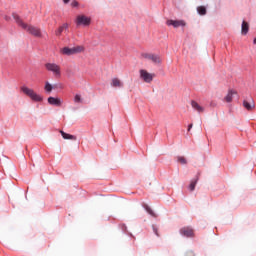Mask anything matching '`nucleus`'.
<instances>
[{
	"label": "nucleus",
	"instance_id": "obj_1",
	"mask_svg": "<svg viewBox=\"0 0 256 256\" xmlns=\"http://www.w3.org/2000/svg\"><path fill=\"white\" fill-rule=\"evenodd\" d=\"M12 17L16 21L18 27H21L24 29V31H27V33L33 35L34 37H41V29L25 23L18 14L13 13Z\"/></svg>",
	"mask_w": 256,
	"mask_h": 256
},
{
	"label": "nucleus",
	"instance_id": "obj_2",
	"mask_svg": "<svg viewBox=\"0 0 256 256\" xmlns=\"http://www.w3.org/2000/svg\"><path fill=\"white\" fill-rule=\"evenodd\" d=\"M21 91L22 93H24V95H27V97H30V99H32V101H43V98L38 95L37 93H35V91L27 86H22L21 87Z\"/></svg>",
	"mask_w": 256,
	"mask_h": 256
},
{
	"label": "nucleus",
	"instance_id": "obj_3",
	"mask_svg": "<svg viewBox=\"0 0 256 256\" xmlns=\"http://www.w3.org/2000/svg\"><path fill=\"white\" fill-rule=\"evenodd\" d=\"M45 69L53 73L55 77H61V66L56 63H46Z\"/></svg>",
	"mask_w": 256,
	"mask_h": 256
},
{
	"label": "nucleus",
	"instance_id": "obj_4",
	"mask_svg": "<svg viewBox=\"0 0 256 256\" xmlns=\"http://www.w3.org/2000/svg\"><path fill=\"white\" fill-rule=\"evenodd\" d=\"M84 51V48L83 46H76V47H73V48H69V47H64L62 50H61V53L63 55H77V53H83Z\"/></svg>",
	"mask_w": 256,
	"mask_h": 256
},
{
	"label": "nucleus",
	"instance_id": "obj_5",
	"mask_svg": "<svg viewBox=\"0 0 256 256\" xmlns=\"http://www.w3.org/2000/svg\"><path fill=\"white\" fill-rule=\"evenodd\" d=\"M75 23L78 27H80V25H83L84 27H89L91 25V17L83 14L78 15L76 17Z\"/></svg>",
	"mask_w": 256,
	"mask_h": 256
},
{
	"label": "nucleus",
	"instance_id": "obj_6",
	"mask_svg": "<svg viewBox=\"0 0 256 256\" xmlns=\"http://www.w3.org/2000/svg\"><path fill=\"white\" fill-rule=\"evenodd\" d=\"M143 59H148V61H152L155 65H160L161 63V56L153 53H142L141 55Z\"/></svg>",
	"mask_w": 256,
	"mask_h": 256
},
{
	"label": "nucleus",
	"instance_id": "obj_7",
	"mask_svg": "<svg viewBox=\"0 0 256 256\" xmlns=\"http://www.w3.org/2000/svg\"><path fill=\"white\" fill-rule=\"evenodd\" d=\"M139 73H140V79H142L144 83H151V81L155 79V74L149 73L145 69H141Z\"/></svg>",
	"mask_w": 256,
	"mask_h": 256
},
{
	"label": "nucleus",
	"instance_id": "obj_8",
	"mask_svg": "<svg viewBox=\"0 0 256 256\" xmlns=\"http://www.w3.org/2000/svg\"><path fill=\"white\" fill-rule=\"evenodd\" d=\"M166 25H168V27L172 26L177 29V27H185L187 23L185 22V20H167Z\"/></svg>",
	"mask_w": 256,
	"mask_h": 256
},
{
	"label": "nucleus",
	"instance_id": "obj_9",
	"mask_svg": "<svg viewBox=\"0 0 256 256\" xmlns=\"http://www.w3.org/2000/svg\"><path fill=\"white\" fill-rule=\"evenodd\" d=\"M180 233L184 237H195V231L191 227H183L182 229H180Z\"/></svg>",
	"mask_w": 256,
	"mask_h": 256
},
{
	"label": "nucleus",
	"instance_id": "obj_10",
	"mask_svg": "<svg viewBox=\"0 0 256 256\" xmlns=\"http://www.w3.org/2000/svg\"><path fill=\"white\" fill-rule=\"evenodd\" d=\"M191 107L192 109H194V111H197V113H203L205 111V108L197 103V101L195 100L191 101Z\"/></svg>",
	"mask_w": 256,
	"mask_h": 256
},
{
	"label": "nucleus",
	"instance_id": "obj_11",
	"mask_svg": "<svg viewBox=\"0 0 256 256\" xmlns=\"http://www.w3.org/2000/svg\"><path fill=\"white\" fill-rule=\"evenodd\" d=\"M69 29V24L64 23L62 26H60L56 31H55V36L56 37H61V34L65 31Z\"/></svg>",
	"mask_w": 256,
	"mask_h": 256
},
{
	"label": "nucleus",
	"instance_id": "obj_12",
	"mask_svg": "<svg viewBox=\"0 0 256 256\" xmlns=\"http://www.w3.org/2000/svg\"><path fill=\"white\" fill-rule=\"evenodd\" d=\"M48 103L54 105L55 107H61V99L55 97H49Z\"/></svg>",
	"mask_w": 256,
	"mask_h": 256
},
{
	"label": "nucleus",
	"instance_id": "obj_13",
	"mask_svg": "<svg viewBox=\"0 0 256 256\" xmlns=\"http://www.w3.org/2000/svg\"><path fill=\"white\" fill-rule=\"evenodd\" d=\"M243 107H245L247 111H253V109H255V102H248L247 100H244Z\"/></svg>",
	"mask_w": 256,
	"mask_h": 256
},
{
	"label": "nucleus",
	"instance_id": "obj_14",
	"mask_svg": "<svg viewBox=\"0 0 256 256\" xmlns=\"http://www.w3.org/2000/svg\"><path fill=\"white\" fill-rule=\"evenodd\" d=\"M60 134L62 135L63 139H69L71 141H77V136L67 134V133L63 132V130H60Z\"/></svg>",
	"mask_w": 256,
	"mask_h": 256
},
{
	"label": "nucleus",
	"instance_id": "obj_15",
	"mask_svg": "<svg viewBox=\"0 0 256 256\" xmlns=\"http://www.w3.org/2000/svg\"><path fill=\"white\" fill-rule=\"evenodd\" d=\"M233 95H237V92L233 90H229L228 94L224 98L226 103H231V101H233Z\"/></svg>",
	"mask_w": 256,
	"mask_h": 256
},
{
	"label": "nucleus",
	"instance_id": "obj_16",
	"mask_svg": "<svg viewBox=\"0 0 256 256\" xmlns=\"http://www.w3.org/2000/svg\"><path fill=\"white\" fill-rule=\"evenodd\" d=\"M241 33L242 35H247V33H249V23L246 21L242 22Z\"/></svg>",
	"mask_w": 256,
	"mask_h": 256
},
{
	"label": "nucleus",
	"instance_id": "obj_17",
	"mask_svg": "<svg viewBox=\"0 0 256 256\" xmlns=\"http://www.w3.org/2000/svg\"><path fill=\"white\" fill-rule=\"evenodd\" d=\"M142 207L145 209V211H147V213L149 215H151V217H157V214H155V212H153V209H151V207H149V205L147 204H143Z\"/></svg>",
	"mask_w": 256,
	"mask_h": 256
},
{
	"label": "nucleus",
	"instance_id": "obj_18",
	"mask_svg": "<svg viewBox=\"0 0 256 256\" xmlns=\"http://www.w3.org/2000/svg\"><path fill=\"white\" fill-rule=\"evenodd\" d=\"M111 85L113 87H123V82H121V80L119 78H113Z\"/></svg>",
	"mask_w": 256,
	"mask_h": 256
},
{
	"label": "nucleus",
	"instance_id": "obj_19",
	"mask_svg": "<svg viewBox=\"0 0 256 256\" xmlns=\"http://www.w3.org/2000/svg\"><path fill=\"white\" fill-rule=\"evenodd\" d=\"M197 181H199V177H197L196 179L192 180L190 182V185H189V190L190 191H195V187L197 185Z\"/></svg>",
	"mask_w": 256,
	"mask_h": 256
},
{
	"label": "nucleus",
	"instance_id": "obj_20",
	"mask_svg": "<svg viewBox=\"0 0 256 256\" xmlns=\"http://www.w3.org/2000/svg\"><path fill=\"white\" fill-rule=\"evenodd\" d=\"M197 11L199 15H207V8H205L204 6H199L197 8Z\"/></svg>",
	"mask_w": 256,
	"mask_h": 256
},
{
	"label": "nucleus",
	"instance_id": "obj_21",
	"mask_svg": "<svg viewBox=\"0 0 256 256\" xmlns=\"http://www.w3.org/2000/svg\"><path fill=\"white\" fill-rule=\"evenodd\" d=\"M44 89L47 93H51V91H53V85H51L49 82H46Z\"/></svg>",
	"mask_w": 256,
	"mask_h": 256
},
{
	"label": "nucleus",
	"instance_id": "obj_22",
	"mask_svg": "<svg viewBox=\"0 0 256 256\" xmlns=\"http://www.w3.org/2000/svg\"><path fill=\"white\" fill-rule=\"evenodd\" d=\"M178 163H181V165H187V159L183 156H179L178 158Z\"/></svg>",
	"mask_w": 256,
	"mask_h": 256
},
{
	"label": "nucleus",
	"instance_id": "obj_23",
	"mask_svg": "<svg viewBox=\"0 0 256 256\" xmlns=\"http://www.w3.org/2000/svg\"><path fill=\"white\" fill-rule=\"evenodd\" d=\"M74 101H75V103H81V95L76 94L74 97Z\"/></svg>",
	"mask_w": 256,
	"mask_h": 256
},
{
	"label": "nucleus",
	"instance_id": "obj_24",
	"mask_svg": "<svg viewBox=\"0 0 256 256\" xmlns=\"http://www.w3.org/2000/svg\"><path fill=\"white\" fill-rule=\"evenodd\" d=\"M71 7H79V2H77L76 0H73L71 2Z\"/></svg>",
	"mask_w": 256,
	"mask_h": 256
},
{
	"label": "nucleus",
	"instance_id": "obj_25",
	"mask_svg": "<svg viewBox=\"0 0 256 256\" xmlns=\"http://www.w3.org/2000/svg\"><path fill=\"white\" fill-rule=\"evenodd\" d=\"M186 256H195V254L192 251L187 252Z\"/></svg>",
	"mask_w": 256,
	"mask_h": 256
},
{
	"label": "nucleus",
	"instance_id": "obj_26",
	"mask_svg": "<svg viewBox=\"0 0 256 256\" xmlns=\"http://www.w3.org/2000/svg\"><path fill=\"white\" fill-rule=\"evenodd\" d=\"M153 231H154L155 235H157V237H159V232H157V228H153Z\"/></svg>",
	"mask_w": 256,
	"mask_h": 256
},
{
	"label": "nucleus",
	"instance_id": "obj_27",
	"mask_svg": "<svg viewBox=\"0 0 256 256\" xmlns=\"http://www.w3.org/2000/svg\"><path fill=\"white\" fill-rule=\"evenodd\" d=\"M191 129H193V124H190V125L188 126V131H191Z\"/></svg>",
	"mask_w": 256,
	"mask_h": 256
},
{
	"label": "nucleus",
	"instance_id": "obj_28",
	"mask_svg": "<svg viewBox=\"0 0 256 256\" xmlns=\"http://www.w3.org/2000/svg\"><path fill=\"white\" fill-rule=\"evenodd\" d=\"M71 0H63V3L67 4L69 3Z\"/></svg>",
	"mask_w": 256,
	"mask_h": 256
},
{
	"label": "nucleus",
	"instance_id": "obj_29",
	"mask_svg": "<svg viewBox=\"0 0 256 256\" xmlns=\"http://www.w3.org/2000/svg\"><path fill=\"white\" fill-rule=\"evenodd\" d=\"M4 19H5V21H9L10 18H9V16H5Z\"/></svg>",
	"mask_w": 256,
	"mask_h": 256
}]
</instances>
